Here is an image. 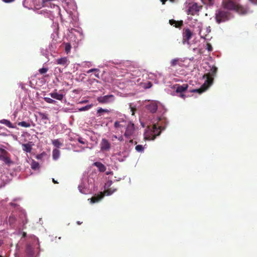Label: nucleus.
Masks as SVG:
<instances>
[{
	"mask_svg": "<svg viewBox=\"0 0 257 257\" xmlns=\"http://www.w3.org/2000/svg\"><path fill=\"white\" fill-rule=\"evenodd\" d=\"M217 71V68L215 66H213L209 72L204 74L203 78H206V80L201 87L198 89H192L190 91L193 93L197 92L199 94L204 92L212 84L214 77L216 76Z\"/></svg>",
	"mask_w": 257,
	"mask_h": 257,
	"instance_id": "nucleus-1",
	"label": "nucleus"
},
{
	"mask_svg": "<svg viewBox=\"0 0 257 257\" xmlns=\"http://www.w3.org/2000/svg\"><path fill=\"white\" fill-rule=\"evenodd\" d=\"M234 0H223L222 6L227 10L234 11L239 14H245L247 9L240 5L235 3Z\"/></svg>",
	"mask_w": 257,
	"mask_h": 257,
	"instance_id": "nucleus-2",
	"label": "nucleus"
},
{
	"mask_svg": "<svg viewBox=\"0 0 257 257\" xmlns=\"http://www.w3.org/2000/svg\"><path fill=\"white\" fill-rule=\"evenodd\" d=\"M161 133V126L157 124H154L151 128L149 127L145 133L144 139L146 140H154L157 136L160 135Z\"/></svg>",
	"mask_w": 257,
	"mask_h": 257,
	"instance_id": "nucleus-3",
	"label": "nucleus"
},
{
	"mask_svg": "<svg viewBox=\"0 0 257 257\" xmlns=\"http://www.w3.org/2000/svg\"><path fill=\"white\" fill-rule=\"evenodd\" d=\"M230 13L223 10H219L215 14V19L218 23L224 22L229 19Z\"/></svg>",
	"mask_w": 257,
	"mask_h": 257,
	"instance_id": "nucleus-4",
	"label": "nucleus"
},
{
	"mask_svg": "<svg viewBox=\"0 0 257 257\" xmlns=\"http://www.w3.org/2000/svg\"><path fill=\"white\" fill-rule=\"evenodd\" d=\"M9 156V153L6 150L0 148V160L9 166L13 164V161Z\"/></svg>",
	"mask_w": 257,
	"mask_h": 257,
	"instance_id": "nucleus-5",
	"label": "nucleus"
},
{
	"mask_svg": "<svg viewBox=\"0 0 257 257\" xmlns=\"http://www.w3.org/2000/svg\"><path fill=\"white\" fill-rule=\"evenodd\" d=\"M183 40L182 43L183 44H189V40L191 39L193 36V33L189 28H185L183 32Z\"/></svg>",
	"mask_w": 257,
	"mask_h": 257,
	"instance_id": "nucleus-6",
	"label": "nucleus"
},
{
	"mask_svg": "<svg viewBox=\"0 0 257 257\" xmlns=\"http://www.w3.org/2000/svg\"><path fill=\"white\" fill-rule=\"evenodd\" d=\"M134 132L135 125L132 122L130 121L126 124L124 136L125 138L130 139L133 135Z\"/></svg>",
	"mask_w": 257,
	"mask_h": 257,
	"instance_id": "nucleus-7",
	"label": "nucleus"
},
{
	"mask_svg": "<svg viewBox=\"0 0 257 257\" xmlns=\"http://www.w3.org/2000/svg\"><path fill=\"white\" fill-rule=\"evenodd\" d=\"M114 100V95H107L103 96H99L97 98L98 102L101 104L108 103Z\"/></svg>",
	"mask_w": 257,
	"mask_h": 257,
	"instance_id": "nucleus-8",
	"label": "nucleus"
},
{
	"mask_svg": "<svg viewBox=\"0 0 257 257\" xmlns=\"http://www.w3.org/2000/svg\"><path fill=\"white\" fill-rule=\"evenodd\" d=\"M100 149L102 151H108L110 149V144L106 139H102L100 144Z\"/></svg>",
	"mask_w": 257,
	"mask_h": 257,
	"instance_id": "nucleus-9",
	"label": "nucleus"
},
{
	"mask_svg": "<svg viewBox=\"0 0 257 257\" xmlns=\"http://www.w3.org/2000/svg\"><path fill=\"white\" fill-rule=\"evenodd\" d=\"M146 107L151 113H154L156 112L158 109V105L156 101H152L146 106Z\"/></svg>",
	"mask_w": 257,
	"mask_h": 257,
	"instance_id": "nucleus-10",
	"label": "nucleus"
},
{
	"mask_svg": "<svg viewBox=\"0 0 257 257\" xmlns=\"http://www.w3.org/2000/svg\"><path fill=\"white\" fill-rule=\"evenodd\" d=\"M198 11L199 9L197 4H194L189 8L188 10V15H194Z\"/></svg>",
	"mask_w": 257,
	"mask_h": 257,
	"instance_id": "nucleus-11",
	"label": "nucleus"
},
{
	"mask_svg": "<svg viewBox=\"0 0 257 257\" xmlns=\"http://www.w3.org/2000/svg\"><path fill=\"white\" fill-rule=\"evenodd\" d=\"M169 24L177 28H180L183 25V21H176L173 19L169 20Z\"/></svg>",
	"mask_w": 257,
	"mask_h": 257,
	"instance_id": "nucleus-12",
	"label": "nucleus"
},
{
	"mask_svg": "<svg viewBox=\"0 0 257 257\" xmlns=\"http://www.w3.org/2000/svg\"><path fill=\"white\" fill-rule=\"evenodd\" d=\"M176 92L177 93H183L185 92L188 88V85L187 84H183V85H176Z\"/></svg>",
	"mask_w": 257,
	"mask_h": 257,
	"instance_id": "nucleus-13",
	"label": "nucleus"
},
{
	"mask_svg": "<svg viewBox=\"0 0 257 257\" xmlns=\"http://www.w3.org/2000/svg\"><path fill=\"white\" fill-rule=\"evenodd\" d=\"M58 64L61 65L66 67L69 63L68 59L67 57H62L56 60Z\"/></svg>",
	"mask_w": 257,
	"mask_h": 257,
	"instance_id": "nucleus-14",
	"label": "nucleus"
},
{
	"mask_svg": "<svg viewBox=\"0 0 257 257\" xmlns=\"http://www.w3.org/2000/svg\"><path fill=\"white\" fill-rule=\"evenodd\" d=\"M104 197V194L102 192H100L99 194L97 196H94L91 198V203H94L100 201Z\"/></svg>",
	"mask_w": 257,
	"mask_h": 257,
	"instance_id": "nucleus-15",
	"label": "nucleus"
},
{
	"mask_svg": "<svg viewBox=\"0 0 257 257\" xmlns=\"http://www.w3.org/2000/svg\"><path fill=\"white\" fill-rule=\"evenodd\" d=\"M16 221H17V219H16V216L14 214H12L10 216V217L9 218V220H8V222H9L10 225L11 226H12V227H15Z\"/></svg>",
	"mask_w": 257,
	"mask_h": 257,
	"instance_id": "nucleus-16",
	"label": "nucleus"
},
{
	"mask_svg": "<svg viewBox=\"0 0 257 257\" xmlns=\"http://www.w3.org/2000/svg\"><path fill=\"white\" fill-rule=\"evenodd\" d=\"M22 148L23 150L27 153H30L32 150V145H31V142H29L27 144H22Z\"/></svg>",
	"mask_w": 257,
	"mask_h": 257,
	"instance_id": "nucleus-17",
	"label": "nucleus"
},
{
	"mask_svg": "<svg viewBox=\"0 0 257 257\" xmlns=\"http://www.w3.org/2000/svg\"><path fill=\"white\" fill-rule=\"evenodd\" d=\"M94 166H96L101 172H104L106 170L105 166L101 162H96L94 163Z\"/></svg>",
	"mask_w": 257,
	"mask_h": 257,
	"instance_id": "nucleus-18",
	"label": "nucleus"
},
{
	"mask_svg": "<svg viewBox=\"0 0 257 257\" xmlns=\"http://www.w3.org/2000/svg\"><path fill=\"white\" fill-rule=\"evenodd\" d=\"M50 96L54 99L58 100H62L63 98V95L62 94H59L57 92H52L49 94Z\"/></svg>",
	"mask_w": 257,
	"mask_h": 257,
	"instance_id": "nucleus-19",
	"label": "nucleus"
},
{
	"mask_svg": "<svg viewBox=\"0 0 257 257\" xmlns=\"http://www.w3.org/2000/svg\"><path fill=\"white\" fill-rule=\"evenodd\" d=\"M116 191V189H112V188H108L105 190L103 193L104 195L109 196L112 194Z\"/></svg>",
	"mask_w": 257,
	"mask_h": 257,
	"instance_id": "nucleus-20",
	"label": "nucleus"
},
{
	"mask_svg": "<svg viewBox=\"0 0 257 257\" xmlns=\"http://www.w3.org/2000/svg\"><path fill=\"white\" fill-rule=\"evenodd\" d=\"M0 123L2 124H5L6 126L9 127V128H14V126L13 125L12 123L8 119H3L0 120Z\"/></svg>",
	"mask_w": 257,
	"mask_h": 257,
	"instance_id": "nucleus-21",
	"label": "nucleus"
},
{
	"mask_svg": "<svg viewBox=\"0 0 257 257\" xmlns=\"http://www.w3.org/2000/svg\"><path fill=\"white\" fill-rule=\"evenodd\" d=\"M109 112H110V110L107 109H103L102 108L100 107L97 110L96 113H97V116H100L102 115L103 112L109 113Z\"/></svg>",
	"mask_w": 257,
	"mask_h": 257,
	"instance_id": "nucleus-22",
	"label": "nucleus"
},
{
	"mask_svg": "<svg viewBox=\"0 0 257 257\" xmlns=\"http://www.w3.org/2000/svg\"><path fill=\"white\" fill-rule=\"evenodd\" d=\"M52 154L53 159L54 160H57L59 157L60 151L58 149H55L53 150Z\"/></svg>",
	"mask_w": 257,
	"mask_h": 257,
	"instance_id": "nucleus-23",
	"label": "nucleus"
},
{
	"mask_svg": "<svg viewBox=\"0 0 257 257\" xmlns=\"http://www.w3.org/2000/svg\"><path fill=\"white\" fill-rule=\"evenodd\" d=\"M18 125L19 126L25 127H29L31 126V124L29 122H27L25 121L19 122L18 123Z\"/></svg>",
	"mask_w": 257,
	"mask_h": 257,
	"instance_id": "nucleus-24",
	"label": "nucleus"
},
{
	"mask_svg": "<svg viewBox=\"0 0 257 257\" xmlns=\"http://www.w3.org/2000/svg\"><path fill=\"white\" fill-rule=\"evenodd\" d=\"M71 49V45L70 43H67L65 44V51L67 54L70 52Z\"/></svg>",
	"mask_w": 257,
	"mask_h": 257,
	"instance_id": "nucleus-25",
	"label": "nucleus"
},
{
	"mask_svg": "<svg viewBox=\"0 0 257 257\" xmlns=\"http://www.w3.org/2000/svg\"><path fill=\"white\" fill-rule=\"evenodd\" d=\"M52 144L55 147L57 148H59L60 146L62 145V143H60L58 139L53 140Z\"/></svg>",
	"mask_w": 257,
	"mask_h": 257,
	"instance_id": "nucleus-26",
	"label": "nucleus"
},
{
	"mask_svg": "<svg viewBox=\"0 0 257 257\" xmlns=\"http://www.w3.org/2000/svg\"><path fill=\"white\" fill-rule=\"evenodd\" d=\"M135 149L137 152L140 153L143 152L144 150V147L141 145H137L135 147Z\"/></svg>",
	"mask_w": 257,
	"mask_h": 257,
	"instance_id": "nucleus-27",
	"label": "nucleus"
},
{
	"mask_svg": "<svg viewBox=\"0 0 257 257\" xmlns=\"http://www.w3.org/2000/svg\"><path fill=\"white\" fill-rule=\"evenodd\" d=\"M125 126L124 124L120 123L118 122H114V127L115 128H122Z\"/></svg>",
	"mask_w": 257,
	"mask_h": 257,
	"instance_id": "nucleus-28",
	"label": "nucleus"
},
{
	"mask_svg": "<svg viewBox=\"0 0 257 257\" xmlns=\"http://www.w3.org/2000/svg\"><path fill=\"white\" fill-rule=\"evenodd\" d=\"M179 61V58H175L171 60V66H175L178 64Z\"/></svg>",
	"mask_w": 257,
	"mask_h": 257,
	"instance_id": "nucleus-29",
	"label": "nucleus"
},
{
	"mask_svg": "<svg viewBox=\"0 0 257 257\" xmlns=\"http://www.w3.org/2000/svg\"><path fill=\"white\" fill-rule=\"evenodd\" d=\"M39 115H40L41 118L43 120H48V115L46 113L40 112V113H39Z\"/></svg>",
	"mask_w": 257,
	"mask_h": 257,
	"instance_id": "nucleus-30",
	"label": "nucleus"
},
{
	"mask_svg": "<svg viewBox=\"0 0 257 257\" xmlns=\"http://www.w3.org/2000/svg\"><path fill=\"white\" fill-rule=\"evenodd\" d=\"M44 100L46 102L49 103H55L56 101L49 97H45Z\"/></svg>",
	"mask_w": 257,
	"mask_h": 257,
	"instance_id": "nucleus-31",
	"label": "nucleus"
},
{
	"mask_svg": "<svg viewBox=\"0 0 257 257\" xmlns=\"http://www.w3.org/2000/svg\"><path fill=\"white\" fill-rule=\"evenodd\" d=\"M91 107V105H88L79 109L80 111L87 110Z\"/></svg>",
	"mask_w": 257,
	"mask_h": 257,
	"instance_id": "nucleus-32",
	"label": "nucleus"
},
{
	"mask_svg": "<svg viewBox=\"0 0 257 257\" xmlns=\"http://www.w3.org/2000/svg\"><path fill=\"white\" fill-rule=\"evenodd\" d=\"M48 71V68H42L39 70V72L41 74H44L47 72Z\"/></svg>",
	"mask_w": 257,
	"mask_h": 257,
	"instance_id": "nucleus-33",
	"label": "nucleus"
},
{
	"mask_svg": "<svg viewBox=\"0 0 257 257\" xmlns=\"http://www.w3.org/2000/svg\"><path fill=\"white\" fill-rule=\"evenodd\" d=\"M130 109H131V111L132 112V115H134L135 114V112L137 110V109H136V107H133L132 106V104H130Z\"/></svg>",
	"mask_w": 257,
	"mask_h": 257,
	"instance_id": "nucleus-34",
	"label": "nucleus"
},
{
	"mask_svg": "<svg viewBox=\"0 0 257 257\" xmlns=\"http://www.w3.org/2000/svg\"><path fill=\"white\" fill-rule=\"evenodd\" d=\"M78 141L82 144H85L87 143V141L81 137L78 138Z\"/></svg>",
	"mask_w": 257,
	"mask_h": 257,
	"instance_id": "nucleus-35",
	"label": "nucleus"
},
{
	"mask_svg": "<svg viewBox=\"0 0 257 257\" xmlns=\"http://www.w3.org/2000/svg\"><path fill=\"white\" fill-rule=\"evenodd\" d=\"M206 49L209 51L211 52L212 51V47L211 45V44L207 43L206 44Z\"/></svg>",
	"mask_w": 257,
	"mask_h": 257,
	"instance_id": "nucleus-36",
	"label": "nucleus"
},
{
	"mask_svg": "<svg viewBox=\"0 0 257 257\" xmlns=\"http://www.w3.org/2000/svg\"><path fill=\"white\" fill-rule=\"evenodd\" d=\"M98 71H99V70L96 68H93V69H89L86 72H87V73H90L93 72H98Z\"/></svg>",
	"mask_w": 257,
	"mask_h": 257,
	"instance_id": "nucleus-37",
	"label": "nucleus"
},
{
	"mask_svg": "<svg viewBox=\"0 0 257 257\" xmlns=\"http://www.w3.org/2000/svg\"><path fill=\"white\" fill-rule=\"evenodd\" d=\"M27 251L30 254H32V247L30 246H27Z\"/></svg>",
	"mask_w": 257,
	"mask_h": 257,
	"instance_id": "nucleus-38",
	"label": "nucleus"
},
{
	"mask_svg": "<svg viewBox=\"0 0 257 257\" xmlns=\"http://www.w3.org/2000/svg\"><path fill=\"white\" fill-rule=\"evenodd\" d=\"M115 122H118L120 123L126 124V121L123 118L120 119L119 120H116Z\"/></svg>",
	"mask_w": 257,
	"mask_h": 257,
	"instance_id": "nucleus-39",
	"label": "nucleus"
},
{
	"mask_svg": "<svg viewBox=\"0 0 257 257\" xmlns=\"http://www.w3.org/2000/svg\"><path fill=\"white\" fill-rule=\"evenodd\" d=\"M167 1V0H161V1L163 5H164ZM170 1L172 2V3H174V2H175L176 1V0H170Z\"/></svg>",
	"mask_w": 257,
	"mask_h": 257,
	"instance_id": "nucleus-40",
	"label": "nucleus"
},
{
	"mask_svg": "<svg viewBox=\"0 0 257 257\" xmlns=\"http://www.w3.org/2000/svg\"><path fill=\"white\" fill-rule=\"evenodd\" d=\"M117 140L120 142H122L123 141V138L122 136H120L117 137Z\"/></svg>",
	"mask_w": 257,
	"mask_h": 257,
	"instance_id": "nucleus-41",
	"label": "nucleus"
},
{
	"mask_svg": "<svg viewBox=\"0 0 257 257\" xmlns=\"http://www.w3.org/2000/svg\"><path fill=\"white\" fill-rule=\"evenodd\" d=\"M44 154V153H42V154H41L38 155L37 156L36 158H37V159H41V158H42V157H43V154Z\"/></svg>",
	"mask_w": 257,
	"mask_h": 257,
	"instance_id": "nucleus-42",
	"label": "nucleus"
},
{
	"mask_svg": "<svg viewBox=\"0 0 257 257\" xmlns=\"http://www.w3.org/2000/svg\"><path fill=\"white\" fill-rule=\"evenodd\" d=\"M38 166V163H36L35 164H33L32 166V169H36L37 166Z\"/></svg>",
	"mask_w": 257,
	"mask_h": 257,
	"instance_id": "nucleus-43",
	"label": "nucleus"
},
{
	"mask_svg": "<svg viewBox=\"0 0 257 257\" xmlns=\"http://www.w3.org/2000/svg\"><path fill=\"white\" fill-rule=\"evenodd\" d=\"M15 0H3V2L6 3H11L12 2H14Z\"/></svg>",
	"mask_w": 257,
	"mask_h": 257,
	"instance_id": "nucleus-44",
	"label": "nucleus"
},
{
	"mask_svg": "<svg viewBox=\"0 0 257 257\" xmlns=\"http://www.w3.org/2000/svg\"><path fill=\"white\" fill-rule=\"evenodd\" d=\"M111 138L112 141H114L115 139H117V137L116 135H113Z\"/></svg>",
	"mask_w": 257,
	"mask_h": 257,
	"instance_id": "nucleus-45",
	"label": "nucleus"
},
{
	"mask_svg": "<svg viewBox=\"0 0 257 257\" xmlns=\"http://www.w3.org/2000/svg\"><path fill=\"white\" fill-rule=\"evenodd\" d=\"M180 93V96L183 98H185L186 96L185 95H184V94H183L182 93Z\"/></svg>",
	"mask_w": 257,
	"mask_h": 257,
	"instance_id": "nucleus-46",
	"label": "nucleus"
},
{
	"mask_svg": "<svg viewBox=\"0 0 257 257\" xmlns=\"http://www.w3.org/2000/svg\"><path fill=\"white\" fill-rule=\"evenodd\" d=\"M250 2H251L253 4H257V0H249Z\"/></svg>",
	"mask_w": 257,
	"mask_h": 257,
	"instance_id": "nucleus-47",
	"label": "nucleus"
},
{
	"mask_svg": "<svg viewBox=\"0 0 257 257\" xmlns=\"http://www.w3.org/2000/svg\"><path fill=\"white\" fill-rule=\"evenodd\" d=\"M52 181L55 184H58V182L57 181H56L54 179H52Z\"/></svg>",
	"mask_w": 257,
	"mask_h": 257,
	"instance_id": "nucleus-48",
	"label": "nucleus"
},
{
	"mask_svg": "<svg viewBox=\"0 0 257 257\" xmlns=\"http://www.w3.org/2000/svg\"><path fill=\"white\" fill-rule=\"evenodd\" d=\"M199 35H200V37H201V38H203L204 39H206V38L205 37H203V36H201V31H200V32H199Z\"/></svg>",
	"mask_w": 257,
	"mask_h": 257,
	"instance_id": "nucleus-49",
	"label": "nucleus"
},
{
	"mask_svg": "<svg viewBox=\"0 0 257 257\" xmlns=\"http://www.w3.org/2000/svg\"><path fill=\"white\" fill-rule=\"evenodd\" d=\"M76 223H77V224L78 225H80V224H81L82 223V222H80V221H77V222H76Z\"/></svg>",
	"mask_w": 257,
	"mask_h": 257,
	"instance_id": "nucleus-50",
	"label": "nucleus"
},
{
	"mask_svg": "<svg viewBox=\"0 0 257 257\" xmlns=\"http://www.w3.org/2000/svg\"><path fill=\"white\" fill-rule=\"evenodd\" d=\"M56 69V70L58 69V71H59V72H61V69H60V68H59V67H57V68H56V69Z\"/></svg>",
	"mask_w": 257,
	"mask_h": 257,
	"instance_id": "nucleus-51",
	"label": "nucleus"
},
{
	"mask_svg": "<svg viewBox=\"0 0 257 257\" xmlns=\"http://www.w3.org/2000/svg\"><path fill=\"white\" fill-rule=\"evenodd\" d=\"M95 76L97 77V78H99V73H95Z\"/></svg>",
	"mask_w": 257,
	"mask_h": 257,
	"instance_id": "nucleus-52",
	"label": "nucleus"
},
{
	"mask_svg": "<svg viewBox=\"0 0 257 257\" xmlns=\"http://www.w3.org/2000/svg\"><path fill=\"white\" fill-rule=\"evenodd\" d=\"M108 183L109 184H108V187H109V186H110L111 185V184H112V181H109V182H108Z\"/></svg>",
	"mask_w": 257,
	"mask_h": 257,
	"instance_id": "nucleus-53",
	"label": "nucleus"
},
{
	"mask_svg": "<svg viewBox=\"0 0 257 257\" xmlns=\"http://www.w3.org/2000/svg\"><path fill=\"white\" fill-rule=\"evenodd\" d=\"M22 215L24 216V217L26 218V214L24 213H22Z\"/></svg>",
	"mask_w": 257,
	"mask_h": 257,
	"instance_id": "nucleus-54",
	"label": "nucleus"
},
{
	"mask_svg": "<svg viewBox=\"0 0 257 257\" xmlns=\"http://www.w3.org/2000/svg\"><path fill=\"white\" fill-rule=\"evenodd\" d=\"M130 142L131 143H133V140H131Z\"/></svg>",
	"mask_w": 257,
	"mask_h": 257,
	"instance_id": "nucleus-55",
	"label": "nucleus"
},
{
	"mask_svg": "<svg viewBox=\"0 0 257 257\" xmlns=\"http://www.w3.org/2000/svg\"><path fill=\"white\" fill-rule=\"evenodd\" d=\"M2 244V241L0 240V246H1Z\"/></svg>",
	"mask_w": 257,
	"mask_h": 257,
	"instance_id": "nucleus-56",
	"label": "nucleus"
},
{
	"mask_svg": "<svg viewBox=\"0 0 257 257\" xmlns=\"http://www.w3.org/2000/svg\"><path fill=\"white\" fill-rule=\"evenodd\" d=\"M22 222H23V223H27V221H26V222H24V221L23 220Z\"/></svg>",
	"mask_w": 257,
	"mask_h": 257,
	"instance_id": "nucleus-57",
	"label": "nucleus"
},
{
	"mask_svg": "<svg viewBox=\"0 0 257 257\" xmlns=\"http://www.w3.org/2000/svg\"><path fill=\"white\" fill-rule=\"evenodd\" d=\"M0 257H3V256H2V255H0Z\"/></svg>",
	"mask_w": 257,
	"mask_h": 257,
	"instance_id": "nucleus-58",
	"label": "nucleus"
}]
</instances>
